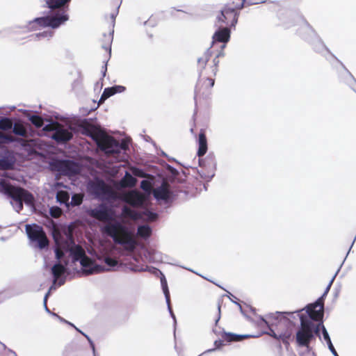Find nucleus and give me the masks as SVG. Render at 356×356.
<instances>
[{"label":"nucleus","instance_id":"f257e3e1","mask_svg":"<svg viewBox=\"0 0 356 356\" xmlns=\"http://www.w3.org/2000/svg\"><path fill=\"white\" fill-rule=\"evenodd\" d=\"M88 214L92 218L104 222H108L102 229V232L111 237L115 243L124 245V249L129 252H133L138 242L134 233L120 222L115 221L114 211L104 204L90 209Z\"/></svg>","mask_w":356,"mask_h":356},{"label":"nucleus","instance_id":"f03ea898","mask_svg":"<svg viewBox=\"0 0 356 356\" xmlns=\"http://www.w3.org/2000/svg\"><path fill=\"white\" fill-rule=\"evenodd\" d=\"M71 0H44L46 6L49 8L52 15L37 17L29 23L30 31H36L40 28L51 27L56 29L68 20L67 14L69 3Z\"/></svg>","mask_w":356,"mask_h":356},{"label":"nucleus","instance_id":"7ed1b4c3","mask_svg":"<svg viewBox=\"0 0 356 356\" xmlns=\"http://www.w3.org/2000/svg\"><path fill=\"white\" fill-rule=\"evenodd\" d=\"M271 325L275 330L270 329L269 334L276 339L281 340L288 347L290 344L294 323L285 315V313L277 312L270 317Z\"/></svg>","mask_w":356,"mask_h":356},{"label":"nucleus","instance_id":"20e7f679","mask_svg":"<svg viewBox=\"0 0 356 356\" xmlns=\"http://www.w3.org/2000/svg\"><path fill=\"white\" fill-rule=\"evenodd\" d=\"M220 53H214L213 50L208 49L197 62V70L199 77L203 79H215L218 72Z\"/></svg>","mask_w":356,"mask_h":356},{"label":"nucleus","instance_id":"39448f33","mask_svg":"<svg viewBox=\"0 0 356 356\" xmlns=\"http://www.w3.org/2000/svg\"><path fill=\"white\" fill-rule=\"evenodd\" d=\"M81 134L90 137L101 149L104 143L108 144V134L103 131L99 126L92 124L88 120H81L78 124Z\"/></svg>","mask_w":356,"mask_h":356},{"label":"nucleus","instance_id":"423d86ee","mask_svg":"<svg viewBox=\"0 0 356 356\" xmlns=\"http://www.w3.org/2000/svg\"><path fill=\"white\" fill-rule=\"evenodd\" d=\"M243 8H237L231 0L225 5L219 15L216 17V25L218 27H234L238 22V11Z\"/></svg>","mask_w":356,"mask_h":356},{"label":"nucleus","instance_id":"0eeeda50","mask_svg":"<svg viewBox=\"0 0 356 356\" xmlns=\"http://www.w3.org/2000/svg\"><path fill=\"white\" fill-rule=\"evenodd\" d=\"M300 327L296 334L298 346L309 348L311 341L314 339V323L307 319L304 315L300 316Z\"/></svg>","mask_w":356,"mask_h":356},{"label":"nucleus","instance_id":"6e6552de","mask_svg":"<svg viewBox=\"0 0 356 356\" xmlns=\"http://www.w3.org/2000/svg\"><path fill=\"white\" fill-rule=\"evenodd\" d=\"M0 186L4 193L15 202L24 200L26 204H31L33 201V195L21 187L13 186L4 180L1 181Z\"/></svg>","mask_w":356,"mask_h":356},{"label":"nucleus","instance_id":"1a4fd4ad","mask_svg":"<svg viewBox=\"0 0 356 356\" xmlns=\"http://www.w3.org/2000/svg\"><path fill=\"white\" fill-rule=\"evenodd\" d=\"M215 79L198 78L195 89V104H201L207 100L211 94V88L214 86Z\"/></svg>","mask_w":356,"mask_h":356},{"label":"nucleus","instance_id":"9d476101","mask_svg":"<svg viewBox=\"0 0 356 356\" xmlns=\"http://www.w3.org/2000/svg\"><path fill=\"white\" fill-rule=\"evenodd\" d=\"M26 232L29 239L36 242L40 249H43L49 245V240L42 227L37 224L26 225Z\"/></svg>","mask_w":356,"mask_h":356},{"label":"nucleus","instance_id":"9b49d317","mask_svg":"<svg viewBox=\"0 0 356 356\" xmlns=\"http://www.w3.org/2000/svg\"><path fill=\"white\" fill-rule=\"evenodd\" d=\"M332 284V280L330 282L323 296L319 298L314 303L309 304L307 306V313L309 318L315 321H321L324 314V300L323 296L330 290V288Z\"/></svg>","mask_w":356,"mask_h":356},{"label":"nucleus","instance_id":"f8f14e48","mask_svg":"<svg viewBox=\"0 0 356 356\" xmlns=\"http://www.w3.org/2000/svg\"><path fill=\"white\" fill-rule=\"evenodd\" d=\"M110 138L108 140V144L104 143L101 150L104 151L107 155L119 154L121 150H127L129 149V144L125 140H122L119 143L114 137L108 135Z\"/></svg>","mask_w":356,"mask_h":356},{"label":"nucleus","instance_id":"ddd939ff","mask_svg":"<svg viewBox=\"0 0 356 356\" xmlns=\"http://www.w3.org/2000/svg\"><path fill=\"white\" fill-rule=\"evenodd\" d=\"M56 168L62 175L66 176H73L80 172L79 165L70 160H60L56 163Z\"/></svg>","mask_w":356,"mask_h":356},{"label":"nucleus","instance_id":"4468645a","mask_svg":"<svg viewBox=\"0 0 356 356\" xmlns=\"http://www.w3.org/2000/svg\"><path fill=\"white\" fill-rule=\"evenodd\" d=\"M122 200L134 207H140L146 201V196L136 190H132L123 194Z\"/></svg>","mask_w":356,"mask_h":356},{"label":"nucleus","instance_id":"2eb2a0df","mask_svg":"<svg viewBox=\"0 0 356 356\" xmlns=\"http://www.w3.org/2000/svg\"><path fill=\"white\" fill-rule=\"evenodd\" d=\"M94 193L98 196H105L107 199L115 200L117 193L104 181L100 180L92 186Z\"/></svg>","mask_w":356,"mask_h":356},{"label":"nucleus","instance_id":"dca6fc26","mask_svg":"<svg viewBox=\"0 0 356 356\" xmlns=\"http://www.w3.org/2000/svg\"><path fill=\"white\" fill-rule=\"evenodd\" d=\"M214 332L218 334L220 339L218 340H216L214 341V346L216 349H219L222 346H225V342L230 343V342H234V341H240L245 338H246V336L245 335H241V334H236L231 332H226L225 331L217 333L216 330H214Z\"/></svg>","mask_w":356,"mask_h":356},{"label":"nucleus","instance_id":"f3484780","mask_svg":"<svg viewBox=\"0 0 356 356\" xmlns=\"http://www.w3.org/2000/svg\"><path fill=\"white\" fill-rule=\"evenodd\" d=\"M56 245L62 248L65 251L69 252L75 245L74 239L71 231L65 234V238H56Z\"/></svg>","mask_w":356,"mask_h":356},{"label":"nucleus","instance_id":"a211bd4d","mask_svg":"<svg viewBox=\"0 0 356 356\" xmlns=\"http://www.w3.org/2000/svg\"><path fill=\"white\" fill-rule=\"evenodd\" d=\"M72 137V132L60 127L56 130L51 138L58 143H65L70 141Z\"/></svg>","mask_w":356,"mask_h":356},{"label":"nucleus","instance_id":"6ab92c4d","mask_svg":"<svg viewBox=\"0 0 356 356\" xmlns=\"http://www.w3.org/2000/svg\"><path fill=\"white\" fill-rule=\"evenodd\" d=\"M169 184L166 181H163L161 186L153 191L154 197L158 200H168L170 198Z\"/></svg>","mask_w":356,"mask_h":356},{"label":"nucleus","instance_id":"aec40b11","mask_svg":"<svg viewBox=\"0 0 356 356\" xmlns=\"http://www.w3.org/2000/svg\"><path fill=\"white\" fill-rule=\"evenodd\" d=\"M219 30L216 31L213 36V42L226 43L230 38V28L222 26L219 27Z\"/></svg>","mask_w":356,"mask_h":356},{"label":"nucleus","instance_id":"412c9836","mask_svg":"<svg viewBox=\"0 0 356 356\" xmlns=\"http://www.w3.org/2000/svg\"><path fill=\"white\" fill-rule=\"evenodd\" d=\"M198 149L197 155L199 157L203 156L207 152V140L206 137V133L204 129H201L198 136Z\"/></svg>","mask_w":356,"mask_h":356},{"label":"nucleus","instance_id":"4be33fe9","mask_svg":"<svg viewBox=\"0 0 356 356\" xmlns=\"http://www.w3.org/2000/svg\"><path fill=\"white\" fill-rule=\"evenodd\" d=\"M125 87L122 86H115L105 88L99 101V104L104 103L106 99L111 97L112 95L116 93L122 92L125 90Z\"/></svg>","mask_w":356,"mask_h":356},{"label":"nucleus","instance_id":"5701e85b","mask_svg":"<svg viewBox=\"0 0 356 356\" xmlns=\"http://www.w3.org/2000/svg\"><path fill=\"white\" fill-rule=\"evenodd\" d=\"M113 32H109L108 33H104L102 35V38L100 40L101 46L105 51L110 55L111 52V44L113 42Z\"/></svg>","mask_w":356,"mask_h":356},{"label":"nucleus","instance_id":"b1692460","mask_svg":"<svg viewBox=\"0 0 356 356\" xmlns=\"http://www.w3.org/2000/svg\"><path fill=\"white\" fill-rule=\"evenodd\" d=\"M122 216L124 218H129L133 220H138L142 218V214L137 212L127 206H124L122 209Z\"/></svg>","mask_w":356,"mask_h":356},{"label":"nucleus","instance_id":"393cba45","mask_svg":"<svg viewBox=\"0 0 356 356\" xmlns=\"http://www.w3.org/2000/svg\"><path fill=\"white\" fill-rule=\"evenodd\" d=\"M69 252L72 256L74 261H80L86 255L84 249L80 245H74Z\"/></svg>","mask_w":356,"mask_h":356},{"label":"nucleus","instance_id":"a878e982","mask_svg":"<svg viewBox=\"0 0 356 356\" xmlns=\"http://www.w3.org/2000/svg\"><path fill=\"white\" fill-rule=\"evenodd\" d=\"M137 183V179L129 172H126L124 177L120 181L122 187H134Z\"/></svg>","mask_w":356,"mask_h":356},{"label":"nucleus","instance_id":"bb28decb","mask_svg":"<svg viewBox=\"0 0 356 356\" xmlns=\"http://www.w3.org/2000/svg\"><path fill=\"white\" fill-rule=\"evenodd\" d=\"M51 272L54 276V282L55 283L65 273V267L60 263L56 264L53 266Z\"/></svg>","mask_w":356,"mask_h":356},{"label":"nucleus","instance_id":"cd10ccee","mask_svg":"<svg viewBox=\"0 0 356 356\" xmlns=\"http://www.w3.org/2000/svg\"><path fill=\"white\" fill-rule=\"evenodd\" d=\"M13 132L17 136H20L22 137L27 136L26 129L21 122H15L13 125Z\"/></svg>","mask_w":356,"mask_h":356},{"label":"nucleus","instance_id":"c85d7f7f","mask_svg":"<svg viewBox=\"0 0 356 356\" xmlns=\"http://www.w3.org/2000/svg\"><path fill=\"white\" fill-rule=\"evenodd\" d=\"M152 234V229L148 225H140L138 227L137 235L143 238H149Z\"/></svg>","mask_w":356,"mask_h":356},{"label":"nucleus","instance_id":"c756f323","mask_svg":"<svg viewBox=\"0 0 356 356\" xmlns=\"http://www.w3.org/2000/svg\"><path fill=\"white\" fill-rule=\"evenodd\" d=\"M79 261H80L81 265L83 268H90L93 264V261L90 257H88L86 254ZM85 271L88 274H92L93 273L94 270L92 268H90L88 270L86 269Z\"/></svg>","mask_w":356,"mask_h":356},{"label":"nucleus","instance_id":"7c9ffc66","mask_svg":"<svg viewBox=\"0 0 356 356\" xmlns=\"http://www.w3.org/2000/svg\"><path fill=\"white\" fill-rule=\"evenodd\" d=\"M323 335L324 339L327 343V345H328V347H329V349L330 350V351L333 353V355L334 356H339L334 347L333 346V345L332 343L331 339L330 338V336H329L325 326H323Z\"/></svg>","mask_w":356,"mask_h":356},{"label":"nucleus","instance_id":"2f4dec72","mask_svg":"<svg viewBox=\"0 0 356 356\" xmlns=\"http://www.w3.org/2000/svg\"><path fill=\"white\" fill-rule=\"evenodd\" d=\"M13 121L8 118H2L0 120V129L2 131H8L13 127Z\"/></svg>","mask_w":356,"mask_h":356},{"label":"nucleus","instance_id":"473e14b6","mask_svg":"<svg viewBox=\"0 0 356 356\" xmlns=\"http://www.w3.org/2000/svg\"><path fill=\"white\" fill-rule=\"evenodd\" d=\"M29 120L37 128H40L44 124V120L40 115H31L29 118Z\"/></svg>","mask_w":356,"mask_h":356},{"label":"nucleus","instance_id":"72a5a7b5","mask_svg":"<svg viewBox=\"0 0 356 356\" xmlns=\"http://www.w3.org/2000/svg\"><path fill=\"white\" fill-rule=\"evenodd\" d=\"M69 198V193L65 191H59L56 193L57 201L61 204H67Z\"/></svg>","mask_w":356,"mask_h":356},{"label":"nucleus","instance_id":"f704fd0d","mask_svg":"<svg viewBox=\"0 0 356 356\" xmlns=\"http://www.w3.org/2000/svg\"><path fill=\"white\" fill-rule=\"evenodd\" d=\"M15 141L14 136L10 134H6L0 131V145L8 144Z\"/></svg>","mask_w":356,"mask_h":356},{"label":"nucleus","instance_id":"c9c22d12","mask_svg":"<svg viewBox=\"0 0 356 356\" xmlns=\"http://www.w3.org/2000/svg\"><path fill=\"white\" fill-rule=\"evenodd\" d=\"M13 168V163L6 159H0V169L1 170H12Z\"/></svg>","mask_w":356,"mask_h":356},{"label":"nucleus","instance_id":"e433bc0d","mask_svg":"<svg viewBox=\"0 0 356 356\" xmlns=\"http://www.w3.org/2000/svg\"><path fill=\"white\" fill-rule=\"evenodd\" d=\"M83 195L81 194H74L72 197L71 200V204L72 206H79L83 202Z\"/></svg>","mask_w":356,"mask_h":356},{"label":"nucleus","instance_id":"4c0bfd02","mask_svg":"<svg viewBox=\"0 0 356 356\" xmlns=\"http://www.w3.org/2000/svg\"><path fill=\"white\" fill-rule=\"evenodd\" d=\"M49 213L53 218H58L62 215V209L58 207H52Z\"/></svg>","mask_w":356,"mask_h":356},{"label":"nucleus","instance_id":"58836bf2","mask_svg":"<svg viewBox=\"0 0 356 356\" xmlns=\"http://www.w3.org/2000/svg\"><path fill=\"white\" fill-rule=\"evenodd\" d=\"M131 172L134 176L138 177H148L149 176L142 169H140L138 168H131Z\"/></svg>","mask_w":356,"mask_h":356},{"label":"nucleus","instance_id":"ea45409f","mask_svg":"<svg viewBox=\"0 0 356 356\" xmlns=\"http://www.w3.org/2000/svg\"><path fill=\"white\" fill-rule=\"evenodd\" d=\"M140 187L146 192H150L152 188L151 182L147 180H143L140 183Z\"/></svg>","mask_w":356,"mask_h":356},{"label":"nucleus","instance_id":"a19ab883","mask_svg":"<svg viewBox=\"0 0 356 356\" xmlns=\"http://www.w3.org/2000/svg\"><path fill=\"white\" fill-rule=\"evenodd\" d=\"M60 127H61V125L58 122H56L55 124H47L46 126H44V127L43 128V130L45 131H56V130Z\"/></svg>","mask_w":356,"mask_h":356},{"label":"nucleus","instance_id":"79ce46f5","mask_svg":"<svg viewBox=\"0 0 356 356\" xmlns=\"http://www.w3.org/2000/svg\"><path fill=\"white\" fill-rule=\"evenodd\" d=\"M54 35V31H43L42 33H39L38 34H36V37L40 38H50L53 36Z\"/></svg>","mask_w":356,"mask_h":356},{"label":"nucleus","instance_id":"37998d69","mask_svg":"<svg viewBox=\"0 0 356 356\" xmlns=\"http://www.w3.org/2000/svg\"><path fill=\"white\" fill-rule=\"evenodd\" d=\"M63 251H64V250L62 248L57 245V247L55 250V253H56V258L58 260L61 259L63 258V257L64 256Z\"/></svg>","mask_w":356,"mask_h":356},{"label":"nucleus","instance_id":"c03bdc74","mask_svg":"<svg viewBox=\"0 0 356 356\" xmlns=\"http://www.w3.org/2000/svg\"><path fill=\"white\" fill-rule=\"evenodd\" d=\"M104 261L108 266L111 267H114L118 264L117 260L111 257H106Z\"/></svg>","mask_w":356,"mask_h":356},{"label":"nucleus","instance_id":"a18cd8bd","mask_svg":"<svg viewBox=\"0 0 356 356\" xmlns=\"http://www.w3.org/2000/svg\"><path fill=\"white\" fill-rule=\"evenodd\" d=\"M323 326H324L323 325L322 323H318V325H315L314 323V334H316L317 336L320 337V329H321V328L323 329Z\"/></svg>","mask_w":356,"mask_h":356},{"label":"nucleus","instance_id":"49530a36","mask_svg":"<svg viewBox=\"0 0 356 356\" xmlns=\"http://www.w3.org/2000/svg\"><path fill=\"white\" fill-rule=\"evenodd\" d=\"M162 288H163L165 296V298L167 299V301H168V302H170V292H169V290H168V284L162 286Z\"/></svg>","mask_w":356,"mask_h":356},{"label":"nucleus","instance_id":"de8ad7c7","mask_svg":"<svg viewBox=\"0 0 356 356\" xmlns=\"http://www.w3.org/2000/svg\"><path fill=\"white\" fill-rule=\"evenodd\" d=\"M162 288H163L165 296V298L167 299V301H168V302H170V292H169V290H168V284L162 286Z\"/></svg>","mask_w":356,"mask_h":356},{"label":"nucleus","instance_id":"09e8293b","mask_svg":"<svg viewBox=\"0 0 356 356\" xmlns=\"http://www.w3.org/2000/svg\"><path fill=\"white\" fill-rule=\"evenodd\" d=\"M233 3H235L237 8H243L245 0H231Z\"/></svg>","mask_w":356,"mask_h":356},{"label":"nucleus","instance_id":"8fccbe9b","mask_svg":"<svg viewBox=\"0 0 356 356\" xmlns=\"http://www.w3.org/2000/svg\"><path fill=\"white\" fill-rule=\"evenodd\" d=\"M147 215L148 216L149 218L153 221V220H155L157 218V215L154 213H152V212H150V211H148L147 213Z\"/></svg>","mask_w":356,"mask_h":356},{"label":"nucleus","instance_id":"3c124183","mask_svg":"<svg viewBox=\"0 0 356 356\" xmlns=\"http://www.w3.org/2000/svg\"><path fill=\"white\" fill-rule=\"evenodd\" d=\"M23 201L24 200H20V202H16L17 204V211H19L23 209Z\"/></svg>","mask_w":356,"mask_h":356},{"label":"nucleus","instance_id":"603ef678","mask_svg":"<svg viewBox=\"0 0 356 356\" xmlns=\"http://www.w3.org/2000/svg\"><path fill=\"white\" fill-rule=\"evenodd\" d=\"M161 282L162 286L167 284V282H166V280L164 276H163V277H161Z\"/></svg>","mask_w":356,"mask_h":356},{"label":"nucleus","instance_id":"864d4df0","mask_svg":"<svg viewBox=\"0 0 356 356\" xmlns=\"http://www.w3.org/2000/svg\"><path fill=\"white\" fill-rule=\"evenodd\" d=\"M48 296H49V293H47L45 295V297H44V305H45V306L47 305V300Z\"/></svg>","mask_w":356,"mask_h":356},{"label":"nucleus","instance_id":"5fc2aeb1","mask_svg":"<svg viewBox=\"0 0 356 356\" xmlns=\"http://www.w3.org/2000/svg\"><path fill=\"white\" fill-rule=\"evenodd\" d=\"M199 164H200V166H203V161L202 159H199Z\"/></svg>","mask_w":356,"mask_h":356},{"label":"nucleus","instance_id":"6e6d98bb","mask_svg":"<svg viewBox=\"0 0 356 356\" xmlns=\"http://www.w3.org/2000/svg\"><path fill=\"white\" fill-rule=\"evenodd\" d=\"M103 68L104 69V72H103V76H104L106 74V66L103 67Z\"/></svg>","mask_w":356,"mask_h":356},{"label":"nucleus","instance_id":"4d7b16f0","mask_svg":"<svg viewBox=\"0 0 356 356\" xmlns=\"http://www.w3.org/2000/svg\"><path fill=\"white\" fill-rule=\"evenodd\" d=\"M63 283H64V282H60L59 283V284H60V285H62V284H63Z\"/></svg>","mask_w":356,"mask_h":356}]
</instances>
